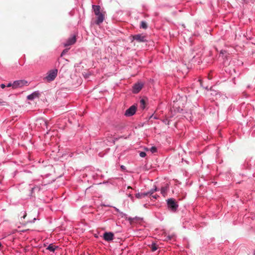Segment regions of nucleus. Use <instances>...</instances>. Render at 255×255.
<instances>
[{"instance_id":"12","label":"nucleus","mask_w":255,"mask_h":255,"mask_svg":"<svg viewBox=\"0 0 255 255\" xmlns=\"http://www.w3.org/2000/svg\"><path fill=\"white\" fill-rule=\"evenodd\" d=\"M38 96V94L36 93H33L32 94H30L27 96V99L28 100H33L35 97Z\"/></svg>"},{"instance_id":"13","label":"nucleus","mask_w":255,"mask_h":255,"mask_svg":"<svg viewBox=\"0 0 255 255\" xmlns=\"http://www.w3.org/2000/svg\"><path fill=\"white\" fill-rule=\"evenodd\" d=\"M56 248L57 247L53 245L52 244H50L49 245L47 249L51 252H54Z\"/></svg>"},{"instance_id":"1","label":"nucleus","mask_w":255,"mask_h":255,"mask_svg":"<svg viewBox=\"0 0 255 255\" xmlns=\"http://www.w3.org/2000/svg\"><path fill=\"white\" fill-rule=\"evenodd\" d=\"M58 73L57 69H53L48 72L47 76L45 79L48 81L50 82L53 81L56 78Z\"/></svg>"},{"instance_id":"23","label":"nucleus","mask_w":255,"mask_h":255,"mask_svg":"<svg viewBox=\"0 0 255 255\" xmlns=\"http://www.w3.org/2000/svg\"><path fill=\"white\" fill-rule=\"evenodd\" d=\"M142 193L143 198L145 196H146L149 195V194H150V193H149L148 192H144V193Z\"/></svg>"},{"instance_id":"36","label":"nucleus","mask_w":255,"mask_h":255,"mask_svg":"<svg viewBox=\"0 0 255 255\" xmlns=\"http://www.w3.org/2000/svg\"><path fill=\"white\" fill-rule=\"evenodd\" d=\"M1 243L0 242V248L1 247Z\"/></svg>"},{"instance_id":"5","label":"nucleus","mask_w":255,"mask_h":255,"mask_svg":"<svg viewBox=\"0 0 255 255\" xmlns=\"http://www.w3.org/2000/svg\"><path fill=\"white\" fill-rule=\"evenodd\" d=\"M136 110V106L134 105H132L129 108L126 110L125 115L127 117L132 116L135 113Z\"/></svg>"},{"instance_id":"22","label":"nucleus","mask_w":255,"mask_h":255,"mask_svg":"<svg viewBox=\"0 0 255 255\" xmlns=\"http://www.w3.org/2000/svg\"><path fill=\"white\" fill-rule=\"evenodd\" d=\"M139 155L141 157H144L146 156V153L144 152H140L139 153Z\"/></svg>"},{"instance_id":"20","label":"nucleus","mask_w":255,"mask_h":255,"mask_svg":"<svg viewBox=\"0 0 255 255\" xmlns=\"http://www.w3.org/2000/svg\"><path fill=\"white\" fill-rule=\"evenodd\" d=\"M156 148L155 147V146H152L150 148V150L151 151V152H152V153H154L156 151Z\"/></svg>"},{"instance_id":"35","label":"nucleus","mask_w":255,"mask_h":255,"mask_svg":"<svg viewBox=\"0 0 255 255\" xmlns=\"http://www.w3.org/2000/svg\"><path fill=\"white\" fill-rule=\"evenodd\" d=\"M168 239H169V240H170L171 239V237H168Z\"/></svg>"},{"instance_id":"19","label":"nucleus","mask_w":255,"mask_h":255,"mask_svg":"<svg viewBox=\"0 0 255 255\" xmlns=\"http://www.w3.org/2000/svg\"><path fill=\"white\" fill-rule=\"evenodd\" d=\"M69 49H64L61 54V57H62L64 54H65L68 51Z\"/></svg>"},{"instance_id":"25","label":"nucleus","mask_w":255,"mask_h":255,"mask_svg":"<svg viewBox=\"0 0 255 255\" xmlns=\"http://www.w3.org/2000/svg\"><path fill=\"white\" fill-rule=\"evenodd\" d=\"M7 87H12V84H11V83H8L7 84V85L6 86Z\"/></svg>"},{"instance_id":"26","label":"nucleus","mask_w":255,"mask_h":255,"mask_svg":"<svg viewBox=\"0 0 255 255\" xmlns=\"http://www.w3.org/2000/svg\"><path fill=\"white\" fill-rule=\"evenodd\" d=\"M0 87H1V88L3 89V88H4L5 87V85H4V84H1V85H0Z\"/></svg>"},{"instance_id":"24","label":"nucleus","mask_w":255,"mask_h":255,"mask_svg":"<svg viewBox=\"0 0 255 255\" xmlns=\"http://www.w3.org/2000/svg\"><path fill=\"white\" fill-rule=\"evenodd\" d=\"M121 168L123 170H125L126 169V167L124 165H121Z\"/></svg>"},{"instance_id":"17","label":"nucleus","mask_w":255,"mask_h":255,"mask_svg":"<svg viewBox=\"0 0 255 255\" xmlns=\"http://www.w3.org/2000/svg\"><path fill=\"white\" fill-rule=\"evenodd\" d=\"M135 197L138 198V199H141V198H142L143 197H142V193H136L135 194Z\"/></svg>"},{"instance_id":"33","label":"nucleus","mask_w":255,"mask_h":255,"mask_svg":"<svg viewBox=\"0 0 255 255\" xmlns=\"http://www.w3.org/2000/svg\"><path fill=\"white\" fill-rule=\"evenodd\" d=\"M2 103H3V105H6V104H6V102H3Z\"/></svg>"},{"instance_id":"11","label":"nucleus","mask_w":255,"mask_h":255,"mask_svg":"<svg viewBox=\"0 0 255 255\" xmlns=\"http://www.w3.org/2000/svg\"><path fill=\"white\" fill-rule=\"evenodd\" d=\"M168 188H169L168 185H167L166 186H165L164 187H162L161 188V193L163 195V196L165 197V195H166L167 190H168Z\"/></svg>"},{"instance_id":"31","label":"nucleus","mask_w":255,"mask_h":255,"mask_svg":"<svg viewBox=\"0 0 255 255\" xmlns=\"http://www.w3.org/2000/svg\"><path fill=\"white\" fill-rule=\"evenodd\" d=\"M244 1L246 2H248L249 0H244Z\"/></svg>"},{"instance_id":"10","label":"nucleus","mask_w":255,"mask_h":255,"mask_svg":"<svg viewBox=\"0 0 255 255\" xmlns=\"http://www.w3.org/2000/svg\"><path fill=\"white\" fill-rule=\"evenodd\" d=\"M93 8L94 9V11L96 15L102 13L100 11L101 7L99 5H93Z\"/></svg>"},{"instance_id":"2","label":"nucleus","mask_w":255,"mask_h":255,"mask_svg":"<svg viewBox=\"0 0 255 255\" xmlns=\"http://www.w3.org/2000/svg\"><path fill=\"white\" fill-rule=\"evenodd\" d=\"M28 83L27 81L24 80H17L12 83V88L16 89L18 88H21L24 86H27Z\"/></svg>"},{"instance_id":"18","label":"nucleus","mask_w":255,"mask_h":255,"mask_svg":"<svg viewBox=\"0 0 255 255\" xmlns=\"http://www.w3.org/2000/svg\"><path fill=\"white\" fill-rule=\"evenodd\" d=\"M137 218L135 217V218H131V217H129L128 218V220L130 222V223H131L132 222H133Z\"/></svg>"},{"instance_id":"4","label":"nucleus","mask_w":255,"mask_h":255,"mask_svg":"<svg viewBox=\"0 0 255 255\" xmlns=\"http://www.w3.org/2000/svg\"><path fill=\"white\" fill-rule=\"evenodd\" d=\"M146 36L145 35H143L142 34H136L132 36V42H133V40L136 41L137 42H144L147 41L146 40Z\"/></svg>"},{"instance_id":"32","label":"nucleus","mask_w":255,"mask_h":255,"mask_svg":"<svg viewBox=\"0 0 255 255\" xmlns=\"http://www.w3.org/2000/svg\"><path fill=\"white\" fill-rule=\"evenodd\" d=\"M26 216V214H25L23 216V218H25Z\"/></svg>"},{"instance_id":"30","label":"nucleus","mask_w":255,"mask_h":255,"mask_svg":"<svg viewBox=\"0 0 255 255\" xmlns=\"http://www.w3.org/2000/svg\"><path fill=\"white\" fill-rule=\"evenodd\" d=\"M44 125L47 126V122H44Z\"/></svg>"},{"instance_id":"7","label":"nucleus","mask_w":255,"mask_h":255,"mask_svg":"<svg viewBox=\"0 0 255 255\" xmlns=\"http://www.w3.org/2000/svg\"><path fill=\"white\" fill-rule=\"evenodd\" d=\"M96 16H97V18H96V20H95V22L96 24L99 25L103 22V21L105 19L104 13H102L98 15H96Z\"/></svg>"},{"instance_id":"21","label":"nucleus","mask_w":255,"mask_h":255,"mask_svg":"<svg viewBox=\"0 0 255 255\" xmlns=\"http://www.w3.org/2000/svg\"><path fill=\"white\" fill-rule=\"evenodd\" d=\"M157 191V188L155 187L154 189H151L148 192L150 193L149 195H152L155 191Z\"/></svg>"},{"instance_id":"14","label":"nucleus","mask_w":255,"mask_h":255,"mask_svg":"<svg viewBox=\"0 0 255 255\" xmlns=\"http://www.w3.org/2000/svg\"><path fill=\"white\" fill-rule=\"evenodd\" d=\"M145 101L144 100L141 99L140 101V107L142 109H144L145 108Z\"/></svg>"},{"instance_id":"15","label":"nucleus","mask_w":255,"mask_h":255,"mask_svg":"<svg viewBox=\"0 0 255 255\" xmlns=\"http://www.w3.org/2000/svg\"><path fill=\"white\" fill-rule=\"evenodd\" d=\"M150 248H151V250L152 252H154L157 250V246L155 244L153 243L151 245Z\"/></svg>"},{"instance_id":"27","label":"nucleus","mask_w":255,"mask_h":255,"mask_svg":"<svg viewBox=\"0 0 255 255\" xmlns=\"http://www.w3.org/2000/svg\"><path fill=\"white\" fill-rule=\"evenodd\" d=\"M128 196L130 197V198L132 200H133V196H132V195L130 194H129Z\"/></svg>"},{"instance_id":"9","label":"nucleus","mask_w":255,"mask_h":255,"mask_svg":"<svg viewBox=\"0 0 255 255\" xmlns=\"http://www.w3.org/2000/svg\"><path fill=\"white\" fill-rule=\"evenodd\" d=\"M142 84L141 83H136L133 86V91L134 93H137L142 89Z\"/></svg>"},{"instance_id":"29","label":"nucleus","mask_w":255,"mask_h":255,"mask_svg":"<svg viewBox=\"0 0 255 255\" xmlns=\"http://www.w3.org/2000/svg\"><path fill=\"white\" fill-rule=\"evenodd\" d=\"M158 196H157V195L152 196V197H153V198H155V199H156V198H157V197H158Z\"/></svg>"},{"instance_id":"28","label":"nucleus","mask_w":255,"mask_h":255,"mask_svg":"<svg viewBox=\"0 0 255 255\" xmlns=\"http://www.w3.org/2000/svg\"><path fill=\"white\" fill-rule=\"evenodd\" d=\"M212 78V77L211 76H210V75L209 74L208 75V79H211Z\"/></svg>"},{"instance_id":"8","label":"nucleus","mask_w":255,"mask_h":255,"mask_svg":"<svg viewBox=\"0 0 255 255\" xmlns=\"http://www.w3.org/2000/svg\"><path fill=\"white\" fill-rule=\"evenodd\" d=\"M76 41V36H73L71 37H70L66 42L64 44L65 47L70 46L74 44Z\"/></svg>"},{"instance_id":"6","label":"nucleus","mask_w":255,"mask_h":255,"mask_svg":"<svg viewBox=\"0 0 255 255\" xmlns=\"http://www.w3.org/2000/svg\"><path fill=\"white\" fill-rule=\"evenodd\" d=\"M114 235L112 232H105L103 234V238L108 242L111 241L113 240Z\"/></svg>"},{"instance_id":"16","label":"nucleus","mask_w":255,"mask_h":255,"mask_svg":"<svg viewBox=\"0 0 255 255\" xmlns=\"http://www.w3.org/2000/svg\"><path fill=\"white\" fill-rule=\"evenodd\" d=\"M140 27L143 29H146L147 27L146 23L144 21H142L140 23Z\"/></svg>"},{"instance_id":"3","label":"nucleus","mask_w":255,"mask_h":255,"mask_svg":"<svg viewBox=\"0 0 255 255\" xmlns=\"http://www.w3.org/2000/svg\"><path fill=\"white\" fill-rule=\"evenodd\" d=\"M167 203L168 208L172 211H175L177 210L178 205L175 199L173 198L169 199L167 200Z\"/></svg>"},{"instance_id":"34","label":"nucleus","mask_w":255,"mask_h":255,"mask_svg":"<svg viewBox=\"0 0 255 255\" xmlns=\"http://www.w3.org/2000/svg\"><path fill=\"white\" fill-rule=\"evenodd\" d=\"M128 189H129V188H131L130 186H128Z\"/></svg>"}]
</instances>
